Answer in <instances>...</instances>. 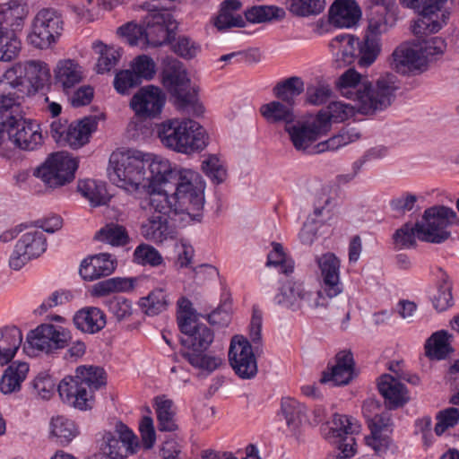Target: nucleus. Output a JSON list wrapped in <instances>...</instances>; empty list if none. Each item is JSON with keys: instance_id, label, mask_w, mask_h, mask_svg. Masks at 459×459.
I'll return each instance as SVG.
<instances>
[{"instance_id": "obj_1", "label": "nucleus", "mask_w": 459, "mask_h": 459, "mask_svg": "<svg viewBox=\"0 0 459 459\" xmlns=\"http://www.w3.org/2000/svg\"><path fill=\"white\" fill-rule=\"evenodd\" d=\"M108 175L113 184L129 193L148 189L146 201L160 212L186 211V203L197 210L202 206L199 175L173 168L168 160L152 158L138 150L113 152Z\"/></svg>"}, {"instance_id": "obj_2", "label": "nucleus", "mask_w": 459, "mask_h": 459, "mask_svg": "<svg viewBox=\"0 0 459 459\" xmlns=\"http://www.w3.org/2000/svg\"><path fill=\"white\" fill-rule=\"evenodd\" d=\"M157 136L162 145L174 152L191 154L203 151L208 144V134L196 121L172 118L157 125Z\"/></svg>"}, {"instance_id": "obj_3", "label": "nucleus", "mask_w": 459, "mask_h": 459, "mask_svg": "<svg viewBox=\"0 0 459 459\" xmlns=\"http://www.w3.org/2000/svg\"><path fill=\"white\" fill-rule=\"evenodd\" d=\"M188 331H180V355L194 367L209 375L221 364V356L207 352L214 339L213 332L204 324H189Z\"/></svg>"}, {"instance_id": "obj_4", "label": "nucleus", "mask_w": 459, "mask_h": 459, "mask_svg": "<svg viewBox=\"0 0 459 459\" xmlns=\"http://www.w3.org/2000/svg\"><path fill=\"white\" fill-rule=\"evenodd\" d=\"M160 78L162 86L174 100V104L178 110L192 109L197 115L203 112L202 106L197 105V90L191 84L182 62L174 57H166L163 60Z\"/></svg>"}, {"instance_id": "obj_5", "label": "nucleus", "mask_w": 459, "mask_h": 459, "mask_svg": "<svg viewBox=\"0 0 459 459\" xmlns=\"http://www.w3.org/2000/svg\"><path fill=\"white\" fill-rule=\"evenodd\" d=\"M65 21L61 11L54 7L39 9L32 18L27 42L37 49L52 48L60 39Z\"/></svg>"}, {"instance_id": "obj_6", "label": "nucleus", "mask_w": 459, "mask_h": 459, "mask_svg": "<svg viewBox=\"0 0 459 459\" xmlns=\"http://www.w3.org/2000/svg\"><path fill=\"white\" fill-rule=\"evenodd\" d=\"M204 186L202 182V206L200 209H194L191 206L189 203H186V210L176 212L174 211H171L169 212H160L159 211H156L153 207H152L146 199L143 201L144 204H143V208H146L149 206L151 210H153L155 212H158L159 214L152 215L148 218V220L142 224L141 227V233L143 237L151 241L154 242H162L163 240L167 239L168 236L169 235V227L168 223L167 216L171 218L172 220H176L175 217L179 216L180 222H182L184 225L191 223V222H200L203 218V210L204 205Z\"/></svg>"}, {"instance_id": "obj_7", "label": "nucleus", "mask_w": 459, "mask_h": 459, "mask_svg": "<svg viewBox=\"0 0 459 459\" xmlns=\"http://www.w3.org/2000/svg\"><path fill=\"white\" fill-rule=\"evenodd\" d=\"M273 301L293 312L326 307L329 303L322 290L313 291L302 281L293 280H289L281 286Z\"/></svg>"}, {"instance_id": "obj_8", "label": "nucleus", "mask_w": 459, "mask_h": 459, "mask_svg": "<svg viewBox=\"0 0 459 459\" xmlns=\"http://www.w3.org/2000/svg\"><path fill=\"white\" fill-rule=\"evenodd\" d=\"M457 218L456 212L448 206L437 204L427 208L422 215L420 235L423 242L442 244L450 237L447 230Z\"/></svg>"}, {"instance_id": "obj_9", "label": "nucleus", "mask_w": 459, "mask_h": 459, "mask_svg": "<svg viewBox=\"0 0 459 459\" xmlns=\"http://www.w3.org/2000/svg\"><path fill=\"white\" fill-rule=\"evenodd\" d=\"M345 43L342 50V61L352 64L355 59L360 68L368 67L373 64V23L369 21L366 33L362 40L359 38L342 33L335 36L329 43V48L335 50L339 44Z\"/></svg>"}, {"instance_id": "obj_10", "label": "nucleus", "mask_w": 459, "mask_h": 459, "mask_svg": "<svg viewBox=\"0 0 459 459\" xmlns=\"http://www.w3.org/2000/svg\"><path fill=\"white\" fill-rule=\"evenodd\" d=\"M78 160L66 152L51 154L34 172L46 186L56 188L69 184L74 179Z\"/></svg>"}, {"instance_id": "obj_11", "label": "nucleus", "mask_w": 459, "mask_h": 459, "mask_svg": "<svg viewBox=\"0 0 459 459\" xmlns=\"http://www.w3.org/2000/svg\"><path fill=\"white\" fill-rule=\"evenodd\" d=\"M71 340V333L68 329L46 323L38 325L30 330L26 342L30 348L45 352L46 354L55 353L68 345Z\"/></svg>"}, {"instance_id": "obj_12", "label": "nucleus", "mask_w": 459, "mask_h": 459, "mask_svg": "<svg viewBox=\"0 0 459 459\" xmlns=\"http://www.w3.org/2000/svg\"><path fill=\"white\" fill-rule=\"evenodd\" d=\"M356 429L346 415L334 414L332 426L325 437L336 445L337 452L328 459H351L356 454V442L352 434Z\"/></svg>"}, {"instance_id": "obj_13", "label": "nucleus", "mask_w": 459, "mask_h": 459, "mask_svg": "<svg viewBox=\"0 0 459 459\" xmlns=\"http://www.w3.org/2000/svg\"><path fill=\"white\" fill-rule=\"evenodd\" d=\"M447 0H425L420 9L414 11L418 18L411 26L412 33L419 39L439 31L447 22L449 13L442 12Z\"/></svg>"}, {"instance_id": "obj_14", "label": "nucleus", "mask_w": 459, "mask_h": 459, "mask_svg": "<svg viewBox=\"0 0 459 459\" xmlns=\"http://www.w3.org/2000/svg\"><path fill=\"white\" fill-rule=\"evenodd\" d=\"M146 41L152 47L170 43L175 39L177 22L167 12H152L143 22Z\"/></svg>"}, {"instance_id": "obj_15", "label": "nucleus", "mask_w": 459, "mask_h": 459, "mask_svg": "<svg viewBox=\"0 0 459 459\" xmlns=\"http://www.w3.org/2000/svg\"><path fill=\"white\" fill-rule=\"evenodd\" d=\"M138 446L137 437L127 426L118 422L114 432H107L103 436L102 452L99 455H105L108 459H125L128 454L135 453Z\"/></svg>"}, {"instance_id": "obj_16", "label": "nucleus", "mask_w": 459, "mask_h": 459, "mask_svg": "<svg viewBox=\"0 0 459 459\" xmlns=\"http://www.w3.org/2000/svg\"><path fill=\"white\" fill-rule=\"evenodd\" d=\"M229 361L234 372L242 379L254 378L257 374V361L250 342L243 335L231 339Z\"/></svg>"}, {"instance_id": "obj_17", "label": "nucleus", "mask_w": 459, "mask_h": 459, "mask_svg": "<svg viewBox=\"0 0 459 459\" xmlns=\"http://www.w3.org/2000/svg\"><path fill=\"white\" fill-rule=\"evenodd\" d=\"M46 249L47 238L41 230L27 231L16 242L9 265L13 270L18 271L31 259L40 256Z\"/></svg>"}, {"instance_id": "obj_18", "label": "nucleus", "mask_w": 459, "mask_h": 459, "mask_svg": "<svg viewBox=\"0 0 459 459\" xmlns=\"http://www.w3.org/2000/svg\"><path fill=\"white\" fill-rule=\"evenodd\" d=\"M165 102L166 96L160 88L147 85L134 94L129 106L138 117L152 119L160 115Z\"/></svg>"}, {"instance_id": "obj_19", "label": "nucleus", "mask_w": 459, "mask_h": 459, "mask_svg": "<svg viewBox=\"0 0 459 459\" xmlns=\"http://www.w3.org/2000/svg\"><path fill=\"white\" fill-rule=\"evenodd\" d=\"M2 127L7 133L10 141L22 150L34 151L43 143L39 125L24 118L23 115L21 119Z\"/></svg>"}, {"instance_id": "obj_20", "label": "nucleus", "mask_w": 459, "mask_h": 459, "mask_svg": "<svg viewBox=\"0 0 459 459\" xmlns=\"http://www.w3.org/2000/svg\"><path fill=\"white\" fill-rule=\"evenodd\" d=\"M324 126L316 117L312 122H298L290 126H285V131L297 151L316 154L314 152L316 144L315 143L327 133Z\"/></svg>"}, {"instance_id": "obj_21", "label": "nucleus", "mask_w": 459, "mask_h": 459, "mask_svg": "<svg viewBox=\"0 0 459 459\" xmlns=\"http://www.w3.org/2000/svg\"><path fill=\"white\" fill-rule=\"evenodd\" d=\"M360 81V74L353 68L348 69L338 80L337 86L341 91L348 90L344 94L357 101L358 111L361 114L373 112V88L370 82L363 83V88L351 91Z\"/></svg>"}, {"instance_id": "obj_22", "label": "nucleus", "mask_w": 459, "mask_h": 459, "mask_svg": "<svg viewBox=\"0 0 459 459\" xmlns=\"http://www.w3.org/2000/svg\"><path fill=\"white\" fill-rule=\"evenodd\" d=\"M354 359L351 351L343 350L335 355V363L322 373L320 382L333 386L346 385L355 377Z\"/></svg>"}, {"instance_id": "obj_23", "label": "nucleus", "mask_w": 459, "mask_h": 459, "mask_svg": "<svg viewBox=\"0 0 459 459\" xmlns=\"http://www.w3.org/2000/svg\"><path fill=\"white\" fill-rule=\"evenodd\" d=\"M377 390L388 411L403 408L411 397L407 386L390 374H383L377 380Z\"/></svg>"}, {"instance_id": "obj_24", "label": "nucleus", "mask_w": 459, "mask_h": 459, "mask_svg": "<svg viewBox=\"0 0 459 459\" xmlns=\"http://www.w3.org/2000/svg\"><path fill=\"white\" fill-rule=\"evenodd\" d=\"M323 278L322 291L329 301L342 292L340 281V260L333 253H326L316 258Z\"/></svg>"}, {"instance_id": "obj_25", "label": "nucleus", "mask_w": 459, "mask_h": 459, "mask_svg": "<svg viewBox=\"0 0 459 459\" xmlns=\"http://www.w3.org/2000/svg\"><path fill=\"white\" fill-rule=\"evenodd\" d=\"M392 66L397 73L420 74L427 69V61L421 56L420 48H413L409 43L398 46L392 54Z\"/></svg>"}, {"instance_id": "obj_26", "label": "nucleus", "mask_w": 459, "mask_h": 459, "mask_svg": "<svg viewBox=\"0 0 459 459\" xmlns=\"http://www.w3.org/2000/svg\"><path fill=\"white\" fill-rule=\"evenodd\" d=\"M57 391L62 401L69 406L81 411L91 408L92 395L76 376L64 377L57 385Z\"/></svg>"}, {"instance_id": "obj_27", "label": "nucleus", "mask_w": 459, "mask_h": 459, "mask_svg": "<svg viewBox=\"0 0 459 459\" xmlns=\"http://www.w3.org/2000/svg\"><path fill=\"white\" fill-rule=\"evenodd\" d=\"M362 12L356 0H334L328 10V22L336 28L356 27Z\"/></svg>"}, {"instance_id": "obj_28", "label": "nucleus", "mask_w": 459, "mask_h": 459, "mask_svg": "<svg viewBox=\"0 0 459 459\" xmlns=\"http://www.w3.org/2000/svg\"><path fill=\"white\" fill-rule=\"evenodd\" d=\"M117 260L110 254L100 253L82 260L80 275L89 281L110 275L117 267Z\"/></svg>"}, {"instance_id": "obj_29", "label": "nucleus", "mask_w": 459, "mask_h": 459, "mask_svg": "<svg viewBox=\"0 0 459 459\" xmlns=\"http://www.w3.org/2000/svg\"><path fill=\"white\" fill-rule=\"evenodd\" d=\"M96 117H85L82 120L72 123L67 127L66 134L61 144L78 149L89 142L90 136L97 128Z\"/></svg>"}, {"instance_id": "obj_30", "label": "nucleus", "mask_w": 459, "mask_h": 459, "mask_svg": "<svg viewBox=\"0 0 459 459\" xmlns=\"http://www.w3.org/2000/svg\"><path fill=\"white\" fill-rule=\"evenodd\" d=\"M20 97L14 91L7 89V84L0 82V126H4L11 122L14 123L21 119L23 115Z\"/></svg>"}, {"instance_id": "obj_31", "label": "nucleus", "mask_w": 459, "mask_h": 459, "mask_svg": "<svg viewBox=\"0 0 459 459\" xmlns=\"http://www.w3.org/2000/svg\"><path fill=\"white\" fill-rule=\"evenodd\" d=\"M82 80V68L74 60L65 59L57 63L55 69V84L62 88L66 94H69Z\"/></svg>"}, {"instance_id": "obj_32", "label": "nucleus", "mask_w": 459, "mask_h": 459, "mask_svg": "<svg viewBox=\"0 0 459 459\" xmlns=\"http://www.w3.org/2000/svg\"><path fill=\"white\" fill-rule=\"evenodd\" d=\"M399 89L397 76L394 74H386L377 79L375 83V113L390 107Z\"/></svg>"}, {"instance_id": "obj_33", "label": "nucleus", "mask_w": 459, "mask_h": 459, "mask_svg": "<svg viewBox=\"0 0 459 459\" xmlns=\"http://www.w3.org/2000/svg\"><path fill=\"white\" fill-rule=\"evenodd\" d=\"M73 320L78 330L91 334L102 330L107 324L104 312L95 307L80 309L75 313Z\"/></svg>"}, {"instance_id": "obj_34", "label": "nucleus", "mask_w": 459, "mask_h": 459, "mask_svg": "<svg viewBox=\"0 0 459 459\" xmlns=\"http://www.w3.org/2000/svg\"><path fill=\"white\" fill-rule=\"evenodd\" d=\"M27 12L25 6L17 0L0 4V28L16 31L22 30Z\"/></svg>"}, {"instance_id": "obj_35", "label": "nucleus", "mask_w": 459, "mask_h": 459, "mask_svg": "<svg viewBox=\"0 0 459 459\" xmlns=\"http://www.w3.org/2000/svg\"><path fill=\"white\" fill-rule=\"evenodd\" d=\"M260 114L269 124H285V126L294 123L296 116L293 106L281 100H273L260 107Z\"/></svg>"}, {"instance_id": "obj_36", "label": "nucleus", "mask_w": 459, "mask_h": 459, "mask_svg": "<svg viewBox=\"0 0 459 459\" xmlns=\"http://www.w3.org/2000/svg\"><path fill=\"white\" fill-rule=\"evenodd\" d=\"M29 369V364L26 362L14 361L11 363L4 369L0 379V391L4 394L19 392L22 387V383L27 377Z\"/></svg>"}, {"instance_id": "obj_37", "label": "nucleus", "mask_w": 459, "mask_h": 459, "mask_svg": "<svg viewBox=\"0 0 459 459\" xmlns=\"http://www.w3.org/2000/svg\"><path fill=\"white\" fill-rule=\"evenodd\" d=\"M22 342V331L14 325L5 326L0 333V365H7Z\"/></svg>"}, {"instance_id": "obj_38", "label": "nucleus", "mask_w": 459, "mask_h": 459, "mask_svg": "<svg viewBox=\"0 0 459 459\" xmlns=\"http://www.w3.org/2000/svg\"><path fill=\"white\" fill-rule=\"evenodd\" d=\"M452 335L446 330L435 332L426 341L425 353L429 359L443 360L452 352L454 348L450 344Z\"/></svg>"}, {"instance_id": "obj_39", "label": "nucleus", "mask_w": 459, "mask_h": 459, "mask_svg": "<svg viewBox=\"0 0 459 459\" xmlns=\"http://www.w3.org/2000/svg\"><path fill=\"white\" fill-rule=\"evenodd\" d=\"M393 433V420L389 411L375 415V454L380 455L389 448Z\"/></svg>"}, {"instance_id": "obj_40", "label": "nucleus", "mask_w": 459, "mask_h": 459, "mask_svg": "<svg viewBox=\"0 0 459 459\" xmlns=\"http://www.w3.org/2000/svg\"><path fill=\"white\" fill-rule=\"evenodd\" d=\"M18 73L25 74L29 82L32 84V91L42 88L50 78V70L48 65L39 60L22 63V65L18 68Z\"/></svg>"}, {"instance_id": "obj_41", "label": "nucleus", "mask_w": 459, "mask_h": 459, "mask_svg": "<svg viewBox=\"0 0 459 459\" xmlns=\"http://www.w3.org/2000/svg\"><path fill=\"white\" fill-rule=\"evenodd\" d=\"M75 376L81 385L94 397L95 391L106 385V374L102 368L97 366H80L76 368Z\"/></svg>"}, {"instance_id": "obj_42", "label": "nucleus", "mask_w": 459, "mask_h": 459, "mask_svg": "<svg viewBox=\"0 0 459 459\" xmlns=\"http://www.w3.org/2000/svg\"><path fill=\"white\" fill-rule=\"evenodd\" d=\"M77 188L91 206L105 205L109 201L110 197L103 182L93 179L80 180Z\"/></svg>"}, {"instance_id": "obj_43", "label": "nucleus", "mask_w": 459, "mask_h": 459, "mask_svg": "<svg viewBox=\"0 0 459 459\" xmlns=\"http://www.w3.org/2000/svg\"><path fill=\"white\" fill-rule=\"evenodd\" d=\"M437 271V292L433 296L431 301L437 312H443L454 305L452 282L447 273L442 268H438Z\"/></svg>"}, {"instance_id": "obj_44", "label": "nucleus", "mask_w": 459, "mask_h": 459, "mask_svg": "<svg viewBox=\"0 0 459 459\" xmlns=\"http://www.w3.org/2000/svg\"><path fill=\"white\" fill-rule=\"evenodd\" d=\"M137 279L134 277H113L97 282L92 287L95 296L102 297L112 292H127L134 290Z\"/></svg>"}, {"instance_id": "obj_45", "label": "nucleus", "mask_w": 459, "mask_h": 459, "mask_svg": "<svg viewBox=\"0 0 459 459\" xmlns=\"http://www.w3.org/2000/svg\"><path fill=\"white\" fill-rule=\"evenodd\" d=\"M155 411L158 421V429L162 432H172L178 429L176 412L173 402L169 399L156 398Z\"/></svg>"}, {"instance_id": "obj_46", "label": "nucleus", "mask_w": 459, "mask_h": 459, "mask_svg": "<svg viewBox=\"0 0 459 459\" xmlns=\"http://www.w3.org/2000/svg\"><path fill=\"white\" fill-rule=\"evenodd\" d=\"M303 91L304 82L298 76L279 82L273 89V93L278 100L291 106L295 104V98Z\"/></svg>"}, {"instance_id": "obj_47", "label": "nucleus", "mask_w": 459, "mask_h": 459, "mask_svg": "<svg viewBox=\"0 0 459 459\" xmlns=\"http://www.w3.org/2000/svg\"><path fill=\"white\" fill-rule=\"evenodd\" d=\"M285 15L284 9L275 5H255L245 12L246 22L251 23L281 21Z\"/></svg>"}, {"instance_id": "obj_48", "label": "nucleus", "mask_w": 459, "mask_h": 459, "mask_svg": "<svg viewBox=\"0 0 459 459\" xmlns=\"http://www.w3.org/2000/svg\"><path fill=\"white\" fill-rule=\"evenodd\" d=\"M139 304L147 316H153L166 311L170 300L165 290L158 288L142 298Z\"/></svg>"}, {"instance_id": "obj_49", "label": "nucleus", "mask_w": 459, "mask_h": 459, "mask_svg": "<svg viewBox=\"0 0 459 459\" xmlns=\"http://www.w3.org/2000/svg\"><path fill=\"white\" fill-rule=\"evenodd\" d=\"M95 238L113 247H125L129 244L131 240L126 227L113 222L102 227L96 233Z\"/></svg>"}, {"instance_id": "obj_50", "label": "nucleus", "mask_w": 459, "mask_h": 459, "mask_svg": "<svg viewBox=\"0 0 459 459\" xmlns=\"http://www.w3.org/2000/svg\"><path fill=\"white\" fill-rule=\"evenodd\" d=\"M50 433L61 445L69 444L77 435L78 429L74 422L65 417H53L50 421Z\"/></svg>"}, {"instance_id": "obj_51", "label": "nucleus", "mask_w": 459, "mask_h": 459, "mask_svg": "<svg viewBox=\"0 0 459 459\" xmlns=\"http://www.w3.org/2000/svg\"><path fill=\"white\" fill-rule=\"evenodd\" d=\"M92 48L100 55L97 63V72L99 74L111 71L122 56L120 48L107 46L102 42L93 43Z\"/></svg>"}, {"instance_id": "obj_52", "label": "nucleus", "mask_w": 459, "mask_h": 459, "mask_svg": "<svg viewBox=\"0 0 459 459\" xmlns=\"http://www.w3.org/2000/svg\"><path fill=\"white\" fill-rule=\"evenodd\" d=\"M421 222H407L396 230L393 235L395 249L411 248L416 246V238L422 241L420 232Z\"/></svg>"}, {"instance_id": "obj_53", "label": "nucleus", "mask_w": 459, "mask_h": 459, "mask_svg": "<svg viewBox=\"0 0 459 459\" xmlns=\"http://www.w3.org/2000/svg\"><path fill=\"white\" fill-rule=\"evenodd\" d=\"M20 65H22V63H17L6 70L4 74V80H1L0 82L6 83L7 89L24 98L32 92V84L29 82L23 73L20 75L18 73Z\"/></svg>"}, {"instance_id": "obj_54", "label": "nucleus", "mask_w": 459, "mask_h": 459, "mask_svg": "<svg viewBox=\"0 0 459 459\" xmlns=\"http://www.w3.org/2000/svg\"><path fill=\"white\" fill-rule=\"evenodd\" d=\"M351 114V108L340 101H333L329 103L325 109L320 110L316 118L320 122L326 132L331 128V122H342L346 120Z\"/></svg>"}, {"instance_id": "obj_55", "label": "nucleus", "mask_w": 459, "mask_h": 459, "mask_svg": "<svg viewBox=\"0 0 459 459\" xmlns=\"http://www.w3.org/2000/svg\"><path fill=\"white\" fill-rule=\"evenodd\" d=\"M281 409L287 425L296 429L306 419V407L296 399L284 397L281 399Z\"/></svg>"}, {"instance_id": "obj_56", "label": "nucleus", "mask_w": 459, "mask_h": 459, "mask_svg": "<svg viewBox=\"0 0 459 459\" xmlns=\"http://www.w3.org/2000/svg\"><path fill=\"white\" fill-rule=\"evenodd\" d=\"M22 49V42L13 30L0 28V61L11 62Z\"/></svg>"}, {"instance_id": "obj_57", "label": "nucleus", "mask_w": 459, "mask_h": 459, "mask_svg": "<svg viewBox=\"0 0 459 459\" xmlns=\"http://www.w3.org/2000/svg\"><path fill=\"white\" fill-rule=\"evenodd\" d=\"M288 10L298 17L316 16L326 5L325 0H287Z\"/></svg>"}, {"instance_id": "obj_58", "label": "nucleus", "mask_w": 459, "mask_h": 459, "mask_svg": "<svg viewBox=\"0 0 459 459\" xmlns=\"http://www.w3.org/2000/svg\"><path fill=\"white\" fill-rule=\"evenodd\" d=\"M134 262L141 265L156 267L163 263L160 253L152 246L142 243L134 251Z\"/></svg>"}, {"instance_id": "obj_59", "label": "nucleus", "mask_w": 459, "mask_h": 459, "mask_svg": "<svg viewBox=\"0 0 459 459\" xmlns=\"http://www.w3.org/2000/svg\"><path fill=\"white\" fill-rule=\"evenodd\" d=\"M202 168L205 175L219 185L224 182L227 177V170L223 161L215 154L209 155L202 163Z\"/></svg>"}, {"instance_id": "obj_60", "label": "nucleus", "mask_w": 459, "mask_h": 459, "mask_svg": "<svg viewBox=\"0 0 459 459\" xmlns=\"http://www.w3.org/2000/svg\"><path fill=\"white\" fill-rule=\"evenodd\" d=\"M266 265L279 267L284 274L292 273L294 269V262L287 258L281 244L276 242L273 243V250L267 255Z\"/></svg>"}, {"instance_id": "obj_61", "label": "nucleus", "mask_w": 459, "mask_h": 459, "mask_svg": "<svg viewBox=\"0 0 459 459\" xmlns=\"http://www.w3.org/2000/svg\"><path fill=\"white\" fill-rule=\"evenodd\" d=\"M56 384L46 372H40L30 383V387L34 394L48 400L54 394Z\"/></svg>"}, {"instance_id": "obj_62", "label": "nucleus", "mask_w": 459, "mask_h": 459, "mask_svg": "<svg viewBox=\"0 0 459 459\" xmlns=\"http://www.w3.org/2000/svg\"><path fill=\"white\" fill-rule=\"evenodd\" d=\"M105 305L117 321L125 320L132 315V302L124 297L110 298L105 301Z\"/></svg>"}, {"instance_id": "obj_63", "label": "nucleus", "mask_w": 459, "mask_h": 459, "mask_svg": "<svg viewBox=\"0 0 459 459\" xmlns=\"http://www.w3.org/2000/svg\"><path fill=\"white\" fill-rule=\"evenodd\" d=\"M436 419L437 422L435 426V433L441 436L446 429L454 428L459 423V409L455 407L444 409L438 411Z\"/></svg>"}, {"instance_id": "obj_64", "label": "nucleus", "mask_w": 459, "mask_h": 459, "mask_svg": "<svg viewBox=\"0 0 459 459\" xmlns=\"http://www.w3.org/2000/svg\"><path fill=\"white\" fill-rule=\"evenodd\" d=\"M173 51L180 57L190 60L201 51V46L186 36H179L172 46Z\"/></svg>"}]
</instances>
